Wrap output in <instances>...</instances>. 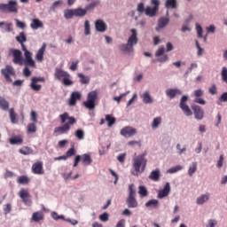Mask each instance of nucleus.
<instances>
[{"label":"nucleus","instance_id":"f257e3e1","mask_svg":"<svg viewBox=\"0 0 227 227\" xmlns=\"http://www.w3.org/2000/svg\"><path fill=\"white\" fill-rule=\"evenodd\" d=\"M59 120L60 123H62V126L56 127L53 131L54 134H57L58 136L68 134L72 129V125H75V123H77L75 117L70 116V114L67 112L60 114Z\"/></svg>","mask_w":227,"mask_h":227},{"label":"nucleus","instance_id":"f03ea898","mask_svg":"<svg viewBox=\"0 0 227 227\" xmlns=\"http://www.w3.org/2000/svg\"><path fill=\"white\" fill-rule=\"evenodd\" d=\"M146 158H145V154L136 156L133 158L132 167L133 170H131V175L133 176H139L146 169Z\"/></svg>","mask_w":227,"mask_h":227},{"label":"nucleus","instance_id":"7ed1b4c3","mask_svg":"<svg viewBox=\"0 0 227 227\" xmlns=\"http://www.w3.org/2000/svg\"><path fill=\"white\" fill-rule=\"evenodd\" d=\"M132 35L129 37L128 43H122L119 46L120 50L122 51V52H127L128 54H130V52H134V45H137V30L136 28H132L131 30Z\"/></svg>","mask_w":227,"mask_h":227},{"label":"nucleus","instance_id":"20e7f679","mask_svg":"<svg viewBox=\"0 0 227 227\" xmlns=\"http://www.w3.org/2000/svg\"><path fill=\"white\" fill-rule=\"evenodd\" d=\"M2 13H19V3L17 0H9L7 4H0Z\"/></svg>","mask_w":227,"mask_h":227},{"label":"nucleus","instance_id":"39448f33","mask_svg":"<svg viewBox=\"0 0 227 227\" xmlns=\"http://www.w3.org/2000/svg\"><path fill=\"white\" fill-rule=\"evenodd\" d=\"M151 4L153 7L147 6L145 10V13L147 17H155L159 12V6H160V0H151Z\"/></svg>","mask_w":227,"mask_h":227},{"label":"nucleus","instance_id":"423d86ee","mask_svg":"<svg viewBox=\"0 0 227 227\" xmlns=\"http://www.w3.org/2000/svg\"><path fill=\"white\" fill-rule=\"evenodd\" d=\"M98 97V93L96 90L90 91L88 94L87 101L83 102V106L90 111L95 109V102L97 101Z\"/></svg>","mask_w":227,"mask_h":227},{"label":"nucleus","instance_id":"0eeeda50","mask_svg":"<svg viewBox=\"0 0 227 227\" xmlns=\"http://www.w3.org/2000/svg\"><path fill=\"white\" fill-rule=\"evenodd\" d=\"M44 81L45 78L43 77H32L30 82L31 90H33V91H40V90H42V85L37 84V82H43Z\"/></svg>","mask_w":227,"mask_h":227},{"label":"nucleus","instance_id":"6e6552de","mask_svg":"<svg viewBox=\"0 0 227 227\" xmlns=\"http://www.w3.org/2000/svg\"><path fill=\"white\" fill-rule=\"evenodd\" d=\"M187 96H183L180 101V108L184 113L186 116H192V111L191 108H189V106H187Z\"/></svg>","mask_w":227,"mask_h":227},{"label":"nucleus","instance_id":"1a4fd4ad","mask_svg":"<svg viewBox=\"0 0 227 227\" xmlns=\"http://www.w3.org/2000/svg\"><path fill=\"white\" fill-rule=\"evenodd\" d=\"M192 109L196 120H203L205 116V111L201 109V106L198 105H192Z\"/></svg>","mask_w":227,"mask_h":227},{"label":"nucleus","instance_id":"9d476101","mask_svg":"<svg viewBox=\"0 0 227 227\" xmlns=\"http://www.w3.org/2000/svg\"><path fill=\"white\" fill-rule=\"evenodd\" d=\"M137 132L136 129L127 126L121 129V136H123V137H132V136H136Z\"/></svg>","mask_w":227,"mask_h":227},{"label":"nucleus","instance_id":"9b49d317","mask_svg":"<svg viewBox=\"0 0 227 227\" xmlns=\"http://www.w3.org/2000/svg\"><path fill=\"white\" fill-rule=\"evenodd\" d=\"M32 173L34 175H43L45 172L43 171V162L37 161L32 165Z\"/></svg>","mask_w":227,"mask_h":227},{"label":"nucleus","instance_id":"f8f14e48","mask_svg":"<svg viewBox=\"0 0 227 227\" xmlns=\"http://www.w3.org/2000/svg\"><path fill=\"white\" fill-rule=\"evenodd\" d=\"M169 192H171V186L169 183H166L164 188L158 192L159 200H162V198H168V196H169Z\"/></svg>","mask_w":227,"mask_h":227},{"label":"nucleus","instance_id":"ddd939ff","mask_svg":"<svg viewBox=\"0 0 227 227\" xmlns=\"http://www.w3.org/2000/svg\"><path fill=\"white\" fill-rule=\"evenodd\" d=\"M12 56H13V63L15 65H22V51L20 50H12Z\"/></svg>","mask_w":227,"mask_h":227},{"label":"nucleus","instance_id":"4468645a","mask_svg":"<svg viewBox=\"0 0 227 227\" xmlns=\"http://www.w3.org/2000/svg\"><path fill=\"white\" fill-rule=\"evenodd\" d=\"M20 198H21L23 203H25V205H31V195H29V192H27V190L22 189L21 191H20Z\"/></svg>","mask_w":227,"mask_h":227},{"label":"nucleus","instance_id":"2eb2a0df","mask_svg":"<svg viewBox=\"0 0 227 227\" xmlns=\"http://www.w3.org/2000/svg\"><path fill=\"white\" fill-rule=\"evenodd\" d=\"M25 67H30L31 68H36V64L33 59V53L26 52L25 55Z\"/></svg>","mask_w":227,"mask_h":227},{"label":"nucleus","instance_id":"dca6fc26","mask_svg":"<svg viewBox=\"0 0 227 227\" xmlns=\"http://www.w3.org/2000/svg\"><path fill=\"white\" fill-rule=\"evenodd\" d=\"M2 74L5 77L6 81L12 82V78L10 75H13V67L12 66H6L5 68L1 70Z\"/></svg>","mask_w":227,"mask_h":227},{"label":"nucleus","instance_id":"f3484780","mask_svg":"<svg viewBox=\"0 0 227 227\" xmlns=\"http://www.w3.org/2000/svg\"><path fill=\"white\" fill-rule=\"evenodd\" d=\"M95 27L99 33H106V31H107V24L102 20H96Z\"/></svg>","mask_w":227,"mask_h":227},{"label":"nucleus","instance_id":"a211bd4d","mask_svg":"<svg viewBox=\"0 0 227 227\" xmlns=\"http://www.w3.org/2000/svg\"><path fill=\"white\" fill-rule=\"evenodd\" d=\"M66 77H70V74L67 71H63V69L57 68L55 70V79L58 81H63Z\"/></svg>","mask_w":227,"mask_h":227},{"label":"nucleus","instance_id":"6ab92c4d","mask_svg":"<svg viewBox=\"0 0 227 227\" xmlns=\"http://www.w3.org/2000/svg\"><path fill=\"white\" fill-rule=\"evenodd\" d=\"M82 164L83 166H90L91 162H93V160L91 159V155L88 153H84L82 155H80Z\"/></svg>","mask_w":227,"mask_h":227},{"label":"nucleus","instance_id":"aec40b11","mask_svg":"<svg viewBox=\"0 0 227 227\" xmlns=\"http://www.w3.org/2000/svg\"><path fill=\"white\" fill-rule=\"evenodd\" d=\"M47 47V44L43 43V46L39 49L35 55L36 61H39L42 63L43 61V54H45V48Z\"/></svg>","mask_w":227,"mask_h":227},{"label":"nucleus","instance_id":"412c9836","mask_svg":"<svg viewBox=\"0 0 227 227\" xmlns=\"http://www.w3.org/2000/svg\"><path fill=\"white\" fill-rule=\"evenodd\" d=\"M77 100H81V93L77 91H74L71 94V97L69 99V106H75V104H77Z\"/></svg>","mask_w":227,"mask_h":227},{"label":"nucleus","instance_id":"4be33fe9","mask_svg":"<svg viewBox=\"0 0 227 227\" xmlns=\"http://www.w3.org/2000/svg\"><path fill=\"white\" fill-rule=\"evenodd\" d=\"M126 204L128 205L129 208H137V200L136 197H128L126 200Z\"/></svg>","mask_w":227,"mask_h":227},{"label":"nucleus","instance_id":"5701e85b","mask_svg":"<svg viewBox=\"0 0 227 227\" xmlns=\"http://www.w3.org/2000/svg\"><path fill=\"white\" fill-rule=\"evenodd\" d=\"M167 97H169L170 98H175L176 95H182V90L178 89H168L166 90Z\"/></svg>","mask_w":227,"mask_h":227},{"label":"nucleus","instance_id":"b1692460","mask_svg":"<svg viewBox=\"0 0 227 227\" xmlns=\"http://www.w3.org/2000/svg\"><path fill=\"white\" fill-rule=\"evenodd\" d=\"M32 221L34 223H40V221H43V212L36 211L32 214Z\"/></svg>","mask_w":227,"mask_h":227},{"label":"nucleus","instance_id":"393cba45","mask_svg":"<svg viewBox=\"0 0 227 227\" xmlns=\"http://www.w3.org/2000/svg\"><path fill=\"white\" fill-rule=\"evenodd\" d=\"M30 27L35 30L39 29V27H43V22L38 19H33Z\"/></svg>","mask_w":227,"mask_h":227},{"label":"nucleus","instance_id":"a878e982","mask_svg":"<svg viewBox=\"0 0 227 227\" xmlns=\"http://www.w3.org/2000/svg\"><path fill=\"white\" fill-rule=\"evenodd\" d=\"M0 108H2L3 111H8V109H10V102H8L6 98L1 96H0Z\"/></svg>","mask_w":227,"mask_h":227},{"label":"nucleus","instance_id":"bb28decb","mask_svg":"<svg viewBox=\"0 0 227 227\" xmlns=\"http://www.w3.org/2000/svg\"><path fill=\"white\" fill-rule=\"evenodd\" d=\"M149 178L150 180H153V182H159V178H160V170L156 169L152 171Z\"/></svg>","mask_w":227,"mask_h":227},{"label":"nucleus","instance_id":"cd10ccee","mask_svg":"<svg viewBox=\"0 0 227 227\" xmlns=\"http://www.w3.org/2000/svg\"><path fill=\"white\" fill-rule=\"evenodd\" d=\"M141 98H143L144 104H152L153 102V99H152V96H150V92L146 91L142 96Z\"/></svg>","mask_w":227,"mask_h":227},{"label":"nucleus","instance_id":"c85d7f7f","mask_svg":"<svg viewBox=\"0 0 227 227\" xmlns=\"http://www.w3.org/2000/svg\"><path fill=\"white\" fill-rule=\"evenodd\" d=\"M37 130L36 122L28 123L27 126V134H35Z\"/></svg>","mask_w":227,"mask_h":227},{"label":"nucleus","instance_id":"c756f323","mask_svg":"<svg viewBox=\"0 0 227 227\" xmlns=\"http://www.w3.org/2000/svg\"><path fill=\"white\" fill-rule=\"evenodd\" d=\"M17 183L20 184V185H27V184H29V177H27V176H20L17 178Z\"/></svg>","mask_w":227,"mask_h":227},{"label":"nucleus","instance_id":"7c9ffc66","mask_svg":"<svg viewBox=\"0 0 227 227\" xmlns=\"http://www.w3.org/2000/svg\"><path fill=\"white\" fill-rule=\"evenodd\" d=\"M169 24V19L168 18H160L159 21H158V27L160 29H162V27H166V26H168Z\"/></svg>","mask_w":227,"mask_h":227},{"label":"nucleus","instance_id":"2f4dec72","mask_svg":"<svg viewBox=\"0 0 227 227\" xmlns=\"http://www.w3.org/2000/svg\"><path fill=\"white\" fill-rule=\"evenodd\" d=\"M210 198L209 194H203L200 197L197 198V205H203V203L208 201Z\"/></svg>","mask_w":227,"mask_h":227},{"label":"nucleus","instance_id":"473e14b6","mask_svg":"<svg viewBox=\"0 0 227 227\" xmlns=\"http://www.w3.org/2000/svg\"><path fill=\"white\" fill-rule=\"evenodd\" d=\"M166 8H172V10H175L177 8L178 4L176 0H167L165 3Z\"/></svg>","mask_w":227,"mask_h":227},{"label":"nucleus","instance_id":"72a5a7b5","mask_svg":"<svg viewBox=\"0 0 227 227\" xmlns=\"http://www.w3.org/2000/svg\"><path fill=\"white\" fill-rule=\"evenodd\" d=\"M20 153H21V155H33V149L29 146H24L20 149Z\"/></svg>","mask_w":227,"mask_h":227},{"label":"nucleus","instance_id":"f704fd0d","mask_svg":"<svg viewBox=\"0 0 227 227\" xmlns=\"http://www.w3.org/2000/svg\"><path fill=\"white\" fill-rule=\"evenodd\" d=\"M145 207H147V208H157V207H159V200H151L145 203Z\"/></svg>","mask_w":227,"mask_h":227},{"label":"nucleus","instance_id":"c9c22d12","mask_svg":"<svg viewBox=\"0 0 227 227\" xmlns=\"http://www.w3.org/2000/svg\"><path fill=\"white\" fill-rule=\"evenodd\" d=\"M9 142L11 145H22L24 139H22L20 137H13L12 138L9 139Z\"/></svg>","mask_w":227,"mask_h":227},{"label":"nucleus","instance_id":"e433bc0d","mask_svg":"<svg viewBox=\"0 0 227 227\" xmlns=\"http://www.w3.org/2000/svg\"><path fill=\"white\" fill-rule=\"evenodd\" d=\"M17 42L22 45L24 42H27V37L26 36V34L24 32H20L18 36H16Z\"/></svg>","mask_w":227,"mask_h":227},{"label":"nucleus","instance_id":"4c0bfd02","mask_svg":"<svg viewBox=\"0 0 227 227\" xmlns=\"http://www.w3.org/2000/svg\"><path fill=\"white\" fill-rule=\"evenodd\" d=\"M106 121H107L108 127H113L114 123H116V118L113 117L111 114H106Z\"/></svg>","mask_w":227,"mask_h":227},{"label":"nucleus","instance_id":"58836bf2","mask_svg":"<svg viewBox=\"0 0 227 227\" xmlns=\"http://www.w3.org/2000/svg\"><path fill=\"white\" fill-rule=\"evenodd\" d=\"M138 194L140 198H146V196H148V190H146V187L145 186H139Z\"/></svg>","mask_w":227,"mask_h":227},{"label":"nucleus","instance_id":"ea45409f","mask_svg":"<svg viewBox=\"0 0 227 227\" xmlns=\"http://www.w3.org/2000/svg\"><path fill=\"white\" fill-rule=\"evenodd\" d=\"M86 13H88L86 9H82V8L74 9V17H84Z\"/></svg>","mask_w":227,"mask_h":227},{"label":"nucleus","instance_id":"a19ab883","mask_svg":"<svg viewBox=\"0 0 227 227\" xmlns=\"http://www.w3.org/2000/svg\"><path fill=\"white\" fill-rule=\"evenodd\" d=\"M198 170V163L197 162H193L192 164V166L189 167L188 169V175L189 176H192V175H194V172Z\"/></svg>","mask_w":227,"mask_h":227},{"label":"nucleus","instance_id":"79ce46f5","mask_svg":"<svg viewBox=\"0 0 227 227\" xmlns=\"http://www.w3.org/2000/svg\"><path fill=\"white\" fill-rule=\"evenodd\" d=\"M9 114L12 123H17V114L15 113V110L13 108H11L9 110Z\"/></svg>","mask_w":227,"mask_h":227},{"label":"nucleus","instance_id":"37998d69","mask_svg":"<svg viewBox=\"0 0 227 227\" xmlns=\"http://www.w3.org/2000/svg\"><path fill=\"white\" fill-rule=\"evenodd\" d=\"M78 77L80 78V82L82 84H90V77L85 76L82 74H78Z\"/></svg>","mask_w":227,"mask_h":227},{"label":"nucleus","instance_id":"c03bdc74","mask_svg":"<svg viewBox=\"0 0 227 227\" xmlns=\"http://www.w3.org/2000/svg\"><path fill=\"white\" fill-rule=\"evenodd\" d=\"M162 123V118L161 117H156L153 119V121L152 123V128L153 129H157L159 128V125Z\"/></svg>","mask_w":227,"mask_h":227},{"label":"nucleus","instance_id":"a18cd8bd","mask_svg":"<svg viewBox=\"0 0 227 227\" xmlns=\"http://www.w3.org/2000/svg\"><path fill=\"white\" fill-rule=\"evenodd\" d=\"M75 15L74 10H66L64 12V17L65 19H72Z\"/></svg>","mask_w":227,"mask_h":227},{"label":"nucleus","instance_id":"49530a36","mask_svg":"<svg viewBox=\"0 0 227 227\" xmlns=\"http://www.w3.org/2000/svg\"><path fill=\"white\" fill-rule=\"evenodd\" d=\"M84 35H86V36H88V35H91V30L90 28V21L89 20H85V22H84Z\"/></svg>","mask_w":227,"mask_h":227},{"label":"nucleus","instance_id":"de8ad7c7","mask_svg":"<svg viewBox=\"0 0 227 227\" xmlns=\"http://www.w3.org/2000/svg\"><path fill=\"white\" fill-rule=\"evenodd\" d=\"M134 184H131L129 185V196L128 197H136V189L134 188Z\"/></svg>","mask_w":227,"mask_h":227},{"label":"nucleus","instance_id":"09e8293b","mask_svg":"<svg viewBox=\"0 0 227 227\" xmlns=\"http://www.w3.org/2000/svg\"><path fill=\"white\" fill-rule=\"evenodd\" d=\"M75 137L79 140L84 139V131L82 129H77L74 133Z\"/></svg>","mask_w":227,"mask_h":227},{"label":"nucleus","instance_id":"8fccbe9b","mask_svg":"<svg viewBox=\"0 0 227 227\" xmlns=\"http://www.w3.org/2000/svg\"><path fill=\"white\" fill-rule=\"evenodd\" d=\"M30 120L31 121H33V123H38V114H36V112L32 111L30 113Z\"/></svg>","mask_w":227,"mask_h":227},{"label":"nucleus","instance_id":"3c124183","mask_svg":"<svg viewBox=\"0 0 227 227\" xmlns=\"http://www.w3.org/2000/svg\"><path fill=\"white\" fill-rule=\"evenodd\" d=\"M62 84H64V86H72V84H74V82H72V80H70V76H66L62 80Z\"/></svg>","mask_w":227,"mask_h":227},{"label":"nucleus","instance_id":"603ef678","mask_svg":"<svg viewBox=\"0 0 227 227\" xmlns=\"http://www.w3.org/2000/svg\"><path fill=\"white\" fill-rule=\"evenodd\" d=\"M193 95L195 97V98H200L201 97H203V95H205V91H203V90L199 89L194 90Z\"/></svg>","mask_w":227,"mask_h":227},{"label":"nucleus","instance_id":"864d4df0","mask_svg":"<svg viewBox=\"0 0 227 227\" xmlns=\"http://www.w3.org/2000/svg\"><path fill=\"white\" fill-rule=\"evenodd\" d=\"M61 4H63V1H61V0L56 1V2H54L52 4V5L51 6L50 10L51 12H56V8L59 7Z\"/></svg>","mask_w":227,"mask_h":227},{"label":"nucleus","instance_id":"5fc2aeb1","mask_svg":"<svg viewBox=\"0 0 227 227\" xmlns=\"http://www.w3.org/2000/svg\"><path fill=\"white\" fill-rule=\"evenodd\" d=\"M77 153V151H75V148L71 147L67 153H66V157H74Z\"/></svg>","mask_w":227,"mask_h":227},{"label":"nucleus","instance_id":"6e6d98bb","mask_svg":"<svg viewBox=\"0 0 227 227\" xmlns=\"http://www.w3.org/2000/svg\"><path fill=\"white\" fill-rule=\"evenodd\" d=\"M51 217L52 219H54L55 221H59V219L64 220L65 219V215H58V213L56 212H51Z\"/></svg>","mask_w":227,"mask_h":227},{"label":"nucleus","instance_id":"4d7b16f0","mask_svg":"<svg viewBox=\"0 0 227 227\" xmlns=\"http://www.w3.org/2000/svg\"><path fill=\"white\" fill-rule=\"evenodd\" d=\"M223 162H224V156L221 154L217 161L216 168H218V169H221V168H223Z\"/></svg>","mask_w":227,"mask_h":227},{"label":"nucleus","instance_id":"13d9d810","mask_svg":"<svg viewBox=\"0 0 227 227\" xmlns=\"http://www.w3.org/2000/svg\"><path fill=\"white\" fill-rule=\"evenodd\" d=\"M208 92L210 95H217V86H215V84H212L208 89Z\"/></svg>","mask_w":227,"mask_h":227},{"label":"nucleus","instance_id":"bf43d9fd","mask_svg":"<svg viewBox=\"0 0 227 227\" xmlns=\"http://www.w3.org/2000/svg\"><path fill=\"white\" fill-rule=\"evenodd\" d=\"M15 22H16L17 27H20V29H26V23H24L17 19L15 20Z\"/></svg>","mask_w":227,"mask_h":227},{"label":"nucleus","instance_id":"052dcab7","mask_svg":"<svg viewBox=\"0 0 227 227\" xmlns=\"http://www.w3.org/2000/svg\"><path fill=\"white\" fill-rule=\"evenodd\" d=\"M193 102L195 104H200V106H205V104H207V101H205V99H203L201 98H195Z\"/></svg>","mask_w":227,"mask_h":227},{"label":"nucleus","instance_id":"680f3d73","mask_svg":"<svg viewBox=\"0 0 227 227\" xmlns=\"http://www.w3.org/2000/svg\"><path fill=\"white\" fill-rule=\"evenodd\" d=\"M145 4L144 3H139L137 4V12H138V13H143L145 12Z\"/></svg>","mask_w":227,"mask_h":227},{"label":"nucleus","instance_id":"e2e57ef3","mask_svg":"<svg viewBox=\"0 0 227 227\" xmlns=\"http://www.w3.org/2000/svg\"><path fill=\"white\" fill-rule=\"evenodd\" d=\"M100 4L99 1H96V2H94V3H92V4H89V5H87V6L85 7L86 12H88V11H90V10H93V8H95V6H96L97 4Z\"/></svg>","mask_w":227,"mask_h":227},{"label":"nucleus","instance_id":"0e129e2a","mask_svg":"<svg viewBox=\"0 0 227 227\" xmlns=\"http://www.w3.org/2000/svg\"><path fill=\"white\" fill-rule=\"evenodd\" d=\"M99 219L103 223H106V221H109V215L107 213H104V214L99 215Z\"/></svg>","mask_w":227,"mask_h":227},{"label":"nucleus","instance_id":"69168bd1","mask_svg":"<svg viewBox=\"0 0 227 227\" xmlns=\"http://www.w3.org/2000/svg\"><path fill=\"white\" fill-rule=\"evenodd\" d=\"M4 212L5 215L10 214L12 212V204H6L4 206Z\"/></svg>","mask_w":227,"mask_h":227},{"label":"nucleus","instance_id":"338daca9","mask_svg":"<svg viewBox=\"0 0 227 227\" xmlns=\"http://www.w3.org/2000/svg\"><path fill=\"white\" fill-rule=\"evenodd\" d=\"M127 157L126 153H121L118 157H117V160L119 162H121V164H123V162H125V159Z\"/></svg>","mask_w":227,"mask_h":227},{"label":"nucleus","instance_id":"774afa93","mask_svg":"<svg viewBox=\"0 0 227 227\" xmlns=\"http://www.w3.org/2000/svg\"><path fill=\"white\" fill-rule=\"evenodd\" d=\"M77 65H79V60H76V61H74L72 62L71 66H70V69L73 71V72H75V70H77Z\"/></svg>","mask_w":227,"mask_h":227}]
</instances>
